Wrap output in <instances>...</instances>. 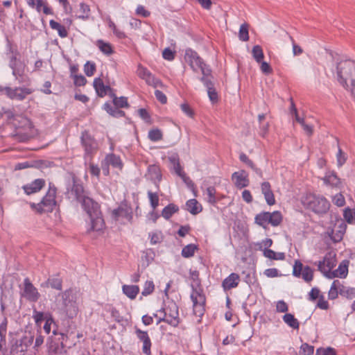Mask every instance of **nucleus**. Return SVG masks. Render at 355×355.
Instances as JSON below:
<instances>
[{"instance_id": "47", "label": "nucleus", "mask_w": 355, "mask_h": 355, "mask_svg": "<svg viewBox=\"0 0 355 355\" xmlns=\"http://www.w3.org/2000/svg\"><path fill=\"white\" fill-rule=\"evenodd\" d=\"M301 276L305 282H310L313 278V271L309 266H304Z\"/></svg>"}, {"instance_id": "19", "label": "nucleus", "mask_w": 355, "mask_h": 355, "mask_svg": "<svg viewBox=\"0 0 355 355\" xmlns=\"http://www.w3.org/2000/svg\"><path fill=\"white\" fill-rule=\"evenodd\" d=\"M45 184L46 182L44 179L39 178L35 180L29 184L24 185L22 189L25 193L27 195H31L40 191L43 187H44Z\"/></svg>"}, {"instance_id": "44", "label": "nucleus", "mask_w": 355, "mask_h": 355, "mask_svg": "<svg viewBox=\"0 0 355 355\" xmlns=\"http://www.w3.org/2000/svg\"><path fill=\"white\" fill-rule=\"evenodd\" d=\"M239 37V40L243 42H247L249 40L248 24L244 23L240 26Z\"/></svg>"}, {"instance_id": "11", "label": "nucleus", "mask_w": 355, "mask_h": 355, "mask_svg": "<svg viewBox=\"0 0 355 355\" xmlns=\"http://www.w3.org/2000/svg\"><path fill=\"white\" fill-rule=\"evenodd\" d=\"M80 141L86 155L92 156L97 151L98 143L88 131L85 130L82 132Z\"/></svg>"}, {"instance_id": "9", "label": "nucleus", "mask_w": 355, "mask_h": 355, "mask_svg": "<svg viewBox=\"0 0 355 355\" xmlns=\"http://www.w3.org/2000/svg\"><path fill=\"white\" fill-rule=\"evenodd\" d=\"M33 342V336H32L16 337L11 340L10 352L13 355H24Z\"/></svg>"}, {"instance_id": "23", "label": "nucleus", "mask_w": 355, "mask_h": 355, "mask_svg": "<svg viewBox=\"0 0 355 355\" xmlns=\"http://www.w3.org/2000/svg\"><path fill=\"white\" fill-rule=\"evenodd\" d=\"M93 85L97 95L100 97H103L108 92H112V88L108 85H105L101 78H96L94 80Z\"/></svg>"}, {"instance_id": "16", "label": "nucleus", "mask_w": 355, "mask_h": 355, "mask_svg": "<svg viewBox=\"0 0 355 355\" xmlns=\"http://www.w3.org/2000/svg\"><path fill=\"white\" fill-rule=\"evenodd\" d=\"M109 165H111L114 168H122V163L120 157L112 153L107 155L101 163V167L105 175L109 173Z\"/></svg>"}, {"instance_id": "30", "label": "nucleus", "mask_w": 355, "mask_h": 355, "mask_svg": "<svg viewBox=\"0 0 355 355\" xmlns=\"http://www.w3.org/2000/svg\"><path fill=\"white\" fill-rule=\"evenodd\" d=\"M96 44L100 51L107 55H110L114 52L112 45L102 40H97Z\"/></svg>"}, {"instance_id": "36", "label": "nucleus", "mask_w": 355, "mask_h": 355, "mask_svg": "<svg viewBox=\"0 0 355 355\" xmlns=\"http://www.w3.org/2000/svg\"><path fill=\"white\" fill-rule=\"evenodd\" d=\"M45 284L52 288L61 291L62 288V280L59 277H50L47 279Z\"/></svg>"}, {"instance_id": "5", "label": "nucleus", "mask_w": 355, "mask_h": 355, "mask_svg": "<svg viewBox=\"0 0 355 355\" xmlns=\"http://www.w3.org/2000/svg\"><path fill=\"white\" fill-rule=\"evenodd\" d=\"M56 193L57 188L53 183L50 182L49 190L41 202L37 204L33 203L31 205V207L39 213L51 211L56 205Z\"/></svg>"}, {"instance_id": "29", "label": "nucleus", "mask_w": 355, "mask_h": 355, "mask_svg": "<svg viewBox=\"0 0 355 355\" xmlns=\"http://www.w3.org/2000/svg\"><path fill=\"white\" fill-rule=\"evenodd\" d=\"M49 25L53 30H55L58 31V33L60 37L64 38L67 37V30L64 26L61 25L60 23L54 21L53 19H51L49 21Z\"/></svg>"}, {"instance_id": "7", "label": "nucleus", "mask_w": 355, "mask_h": 355, "mask_svg": "<svg viewBox=\"0 0 355 355\" xmlns=\"http://www.w3.org/2000/svg\"><path fill=\"white\" fill-rule=\"evenodd\" d=\"M184 59L194 71L200 70L203 75L202 76L211 75V69L207 67L202 59L195 51L191 49H187L185 51Z\"/></svg>"}, {"instance_id": "50", "label": "nucleus", "mask_w": 355, "mask_h": 355, "mask_svg": "<svg viewBox=\"0 0 355 355\" xmlns=\"http://www.w3.org/2000/svg\"><path fill=\"white\" fill-rule=\"evenodd\" d=\"M148 138L153 141H157L162 139V133L159 129H153L148 132Z\"/></svg>"}, {"instance_id": "28", "label": "nucleus", "mask_w": 355, "mask_h": 355, "mask_svg": "<svg viewBox=\"0 0 355 355\" xmlns=\"http://www.w3.org/2000/svg\"><path fill=\"white\" fill-rule=\"evenodd\" d=\"M187 210L193 215H196L202 211L201 205L196 199L189 200L186 203Z\"/></svg>"}, {"instance_id": "62", "label": "nucleus", "mask_w": 355, "mask_h": 355, "mask_svg": "<svg viewBox=\"0 0 355 355\" xmlns=\"http://www.w3.org/2000/svg\"><path fill=\"white\" fill-rule=\"evenodd\" d=\"M334 203L338 207H343L345 204V200L341 193L336 194L333 199Z\"/></svg>"}, {"instance_id": "32", "label": "nucleus", "mask_w": 355, "mask_h": 355, "mask_svg": "<svg viewBox=\"0 0 355 355\" xmlns=\"http://www.w3.org/2000/svg\"><path fill=\"white\" fill-rule=\"evenodd\" d=\"M340 295L349 300H352L355 298V288L346 286L340 283Z\"/></svg>"}, {"instance_id": "37", "label": "nucleus", "mask_w": 355, "mask_h": 355, "mask_svg": "<svg viewBox=\"0 0 355 355\" xmlns=\"http://www.w3.org/2000/svg\"><path fill=\"white\" fill-rule=\"evenodd\" d=\"M8 55L9 58V63H15L20 60V53L17 46H10Z\"/></svg>"}, {"instance_id": "2", "label": "nucleus", "mask_w": 355, "mask_h": 355, "mask_svg": "<svg viewBox=\"0 0 355 355\" xmlns=\"http://www.w3.org/2000/svg\"><path fill=\"white\" fill-rule=\"evenodd\" d=\"M67 193L69 198H73L80 202L84 209H88L96 202L88 196L83 184L75 176L72 177L71 184L69 183L67 185Z\"/></svg>"}, {"instance_id": "33", "label": "nucleus", "mask_w": 355, "mask_h": 355, "mask_svg": "<svg viewBox=\"0 0 355 355\" xmlns=\"http://www.w3.org/2000/svg\"><path fill=\"white\" fill-rule=\"evenodd\" d=\"M284 322L288 324L290 327H292L294 329H298L300 327V324L298 320L294 317V315L291 313H286L283 316Z\"/></svg>"}, {"instance_id": "59", "label": "nucleus", "mask_w": 355, "mask_h": 355, "mask_svg": "<svg viewBox=\"0 0 355 355\" xmlns=\"http://www.w3.org/2000/svg\"><path fill=\"white\" fill-rule=\"evenodd\" d=\"M300 349V353L302 355H311L313 354L314 352L313 346L309 345L307 343L302 344Z\"/></svg>"}, {"instance_id": "25", "label": "nucleus", "mask_w": 355, "mask_h": 355, "mask_svg": "<svg viewBox=\"0 0 355 355\" xmlns=\"http://www.w3.org/2000/svg\"><path fill=\"white\" fill-rule=\"evenodd\" d=\"M146 175H148V178L154 182H156V181L159 182L162 179V174H161L160 168L158 166L155 165V164L150 165L148 166V173H147Z\"/></svg>"}, {"instance_id": "10", "label": "nucleus", "mask_w": 355, "mask_h": 355, "mask_svg": "<svg viewBox=\"0 0 355 355\" xmlns=\"http://www.w3.org/2000/svg\"><path fill=\"white\" fill-rule=\"evenodd\" d=\"M90 218L92 223V230L94 231H99L103 229L104 221L101 217V212L99 205L95 202L89 206L88 209H84Z\"/></svg>"}, {"instance_id": "43", "label": "nucleus", "mask_w": 355, "mask_h": 355, "mask_svg": "<svg viewBox=\"0 0 355 355\" xmlns=\"http://www.w3.org/2000/svg\"><path fill=\"white\" fill-rule=\"evenodd\" d=\"M348 265H349V261H347V260H344L340 263V265L338 266V268L336 269V270L338 271L339 277L345 278L347 275Z\"/></svg>"}, {"instance_id": "8", "label": "nucleus", "mask_w": 355, "mask_h": 355, "mask_svg": "<svg viewBox=\"0 0 355 355\" xmlns=\"http://www.w3.org/2000/svg\"><path fill=\"white\" fill-rule=\"evenodd\" d=\"M158 312L163 314V318H160L157 324L161 322H165L173 327H177L180 323L178 306L174 302L169 304L167 306L158 310Z\"/></svg>"}, {"instance_id": "38", "label": "nucleus", "mask_w": 355, "mask_h": 355, "mask_svg": "<svg viewBox=\"0 0 355 355\" xmlns=\"http://www.w3.org/2000/svg\"><path fill=\"white\" fill-rule=\"evenodd\" d=\"M252 54L254 59L258 63H260L264 58L263 49L261 46L259 45H255L253 46L252 50Z\"/></svg>"}, {"instance_id": "1", "label": "nucleus", "mask_w": 355, "mask_h": 355, "mask_svg": "<svg viewBox=\"0 0 355 355\" xmlns=\"http://www.w3.org/2000/svg\"><path fill=\"white\" fill-rule=\"evenodd\" d=\"M189 275L191 279L193 281L191 285L192 288L191 299L193 302V313L196 316L201 317L205 313L206 298L201 286L199 272L198 270H190Z\"/></svg>"}, {"instance_id": "52", "label": "nucleus", "mask_w": 355, "mask_h": 355, "mask_svg": "<svg viewBox=\"0 0 355 355\" xmlns=\"http://www.w3.org/2000/svg\"><path fill=\"white\" fill-rule=\"evenodd\" d=\"M96 71V64L94 62L87 61L84 65V71L87 76L94 75Z\"/></svg>"}, {"instance_id": "21", "label": "nucleus", "mask_w": 355, "mask_h": 355, "mask_svg": "<svg viewBox=\"0 0 355 355\" xmlns=\"http://www.w3.org/2000/svg\"><path fill=\"white\" fill-rule=\"evenodd\" d=\"M211 76H205L200 78V81L203 83L207 89V93L210 101L213 103L218 101V94L214 87V84L211 80Z\"/></svg>"}, {"instance_id": "64", "label": "nucleus", "mask_w": 355, "mask_h": 355, "mask_svg": "<svg viewBox=\"0 0 355 355\" xmlns=\"http://www.w3.org/2000/svg\"><path fill=\"white\" fill-rule=\"evenodd\" d=\"M288 306L284 300H279L277 302L276 311L280 313H286L288 311Z\"/></svg>"}, {"instance_id": "60", "label": "nucleus", "mask_w": 355, "mask_h": 355, "mask_svg": "<svg viewBox=\"0 0 355 355\" xmlns=\"http://www.w3.org/2000/svg\"><path fill=\"white\" fill-rule=\"evenodd\" d=\"M108 25H109V27H110V28H112V29L113 33H114V34H115V35H116L119 38H123V37H125V33H124L123 31H119V30L116 28V26L115 24H114V23L111 19H110V20H109Z\"/></svg>"}, {"instance_id": "55", "label": "nucleus", "mask_w": 355, "mask_h": 355, "mask_svg": "<svg viewBox=\"0 0 355 355\" xmlns=\"http://www.w3.org/2000/svg\"><path fill=\"white\" fill-rule=\"evenodd\" d=\"M35 322L37 325L40 326L42 322L47 318V316H45L43 312L37 311L35 309L33 311V315Z\"/></svg>"}, {"instance_id": "34", "label": "nucleus", "mask_w": 355, "mask_h": 355, "mask_svg": "<svg viewBox=\"0 0 355 355\" xmlns=\"http://www.w3.org/2000/svg\"><path fill=\"white\" fill-rule=\"evenodd\" d=\"M263 255L266 257L273 260H284L286 257L284 252H275V251L267 248L263 250Z\"/></svg>"}, {"instance_id": "39", "label": "nucleus", "mask_w": 355, "mask_h": 355, "mask_svg": "<svg viewBox=\"0 0 355 355\" xmlns=\"http://www.w3.org/2000/svg\"><path fill=\"white\" fill-rule=\"evenodd\" d=\"M197 250L198 246L196 245L189 244L182 248V256L185 258L191 257Z\"/></svg>"}, {"instance_id": "17", "label": "nucleus", "mask_w": 355, "mask_h": 355, "mask_svg": "<svg viewBox=\"0 0 355 355\" xmlns=\"http://www.w3.org/2000/svg\"><path fill=\"white\" fill-rule=\"evenodd\" d=\"M60 336L58 339L60 340L59 343H52L49 347L50 355H67V350L64 348L63 342L67 338V336L64 334L60 333Z\"/></svg>"}, {"instance_id": "42", "label": "nucleus", "mask_w": 355, "mask_h": 355, "mask_svg": "<svg viewBox=\"0 0 355 355\" xmlns=\"http://www.w3.org/2000/svg\"><path fill=\"white\" fill-rule=\"evenodd\" d=\"M7 330V320L5 318L0 324V349L6 345V334Z\"/></svg>"}, {"instance_id": "61", "label": "nucleus", "mask_w": 355, "mask_h": 355, "mask_svg": "<svg viewBox=\"0 0 355 355\" xmlns=\"http://www.w3.org/2000/svg\"><path fill=\"white\" fill-rule=\"evenodd\" d=\"M337 164L339 167L342 166L346 162V157L341 148L338 147V153L336 155Z\"/></svg>"}, {"instance_id": "49", "label": "nucleus", "mask_w": 355, "mask_h": 355, "mask_svg": "<svg viewBox=\"0 0 355 355\" xmlns=\"http://www.w3.org/2000/svg\"><path fill=\"white\" fill-rule=\"evenodd\" d=\"M255 223L263 227V228H266L268 223H267V216L266 212H262L257 214L255 216Z\"/></svg>"}, {"instance_id": "20", "label": "nucleus", "mask_w": 355, "mask_h": 355, "mask_svg": "<svg viewBox=\"0 0 355 355\" xmlns=\"http://www.w3.org/2000/svg\"><path fill=\"white\" fill-rule=\"evenodd\" d=\"M112 217L115 220H119L120 218H123L130 220L132 218V209L127 205H122L117 209L112 211Z\"/></svg>"}, {"instance_id": "13", "label": "nucleus", "mask_w": 355, "mask_h": 355, "mask_svg": "<svg viewBox=\"0 0 355 355\" xmlns=\"http://www.w3.org/2000/svg\"><path fill=\"white\" fill-rule=\"evenodd\" d=\"M138 76L144 80L147 85L153 87H162V81L155 78V76L146 67L139 64L137 70Z\"/></svg>"}, {"instance_id": "15", "label": "nucleus", "mask_w": 355, "mask_h": 355, "mask_svg": "<svg viewBox=\"0 0 355 355\" xmlns=\"http://www.w3.org/2000/svg\"><path fill=\"white\" fill-rule=\"evenodd\" d=\"M135 334L138 339L143 343L142 352L146 355H151L152 343L147 331L135 328Z\"/></svg>"}, {"instance_id": "58", "label": "nucleus", "mask_w": 355, "mask_h": 355, "mask_svg": "<svg viewBox=\"0 0 355 355\" xmlns=\"http://www.w3.org/2000/svg\"><path fill=\"white\" fill-rule=\"evenodd\" d=\"M316 355H336V352L332 347L319 348L316 350Z\"/></svg>"}, {"instance_id": "4", "label": "nucleus", "mask_w": 355, "mask_h": 355, "mask_svg": "<svg viewBox=\"0 0 355 355\" xmlns=\"http://www.w3.org/2000/svg\"><path fill=\"white\" fill-rule=\"evenodd\" d=\"M304 206L317 214H326L329 208V202L322 196L308 193L302 199Z\"/></svg>"}, {"instance_id": "54", "label": "nucleus", "mask_w": 355, "mask_h": 355, "mask_svg": "<svg viewBox=\"0 0 355 355\" xmlns=\"http://www.w3.org/2000/svg\"><path fill=\"white\" fill-rule=\"evenodd\" d=\"M303 264L300 260H295L293 266V275L295 277H300L304 269Z\"/></svg>"}, {"instance_id": "24", "label": "nucleus", "mask_w": 355, "mask_h": 355, "mask_svg": "<svg viewBox=\"0 0 355 355\" xmlns=\"http://www.w3.org/2000/svg\"><path fill=\"white\" fill-rule=\"evenodd\" d=\"M207 201L211 205H216V204L220 200L219 193L216 192V189L214 187H208L206 189Z\"/></svg>"}, {"instance_id": "31", "label": "nucleus", "mask_w": 355, "mask_h": 355, "mask_svg": "<svg viewBox=\"0 0 355 355\" xmlns=\"http://www.w3.org/2000/svg\"><path fill=\"white\" fill-rule=\"evenodd\" d=\"M340 282L338 280H334L331 284L330 290L328 293V297L329 300H335L338 297L340 294Z\"/></svg>"}, {"instance_id": "18", "label": "nucleus", "mask_w": 355, "mask_h": 355, "mask_svg": "<svg viewBox=\"0 0 355 355\" xmlns=\"http://www.w3.org/2000/svg\"><path fill=\"white\" fill-rule=\"evenodd\" d=\"M232 180L238 189L246 187L249 184L248 175L244 170L234 172L232 175Z\"/></svg>"}, {"instance_id": "26", "label": "nucleus", "mask_w": 355, "mask_h": 355, "mask_svg": "<svg viewBox=\"0 0 355 355\" xmlns=\"http://www.w3.org/2000/svg\"><path fill=\"white\" fill-rule=\"evenodd\" d=\"M122 291L130 300H135L139 293V287L137 285H123Z\"/></svg>"}, {"instance_id": "57", "label": "nucleus", "mask_w": 355, "mask_h": 355, "mask_svg": "<svg viewBox=\"0 0 355 355\" xmlns=\"http://www.w3.org/2000/svg\"><path fill=\"white\" fill-rule=\"evenodd\" d=\"M148 196L150 200V202L151 207L153 209H155L159 205V197L156 193H153L152 191L148 192Z\"/></svg>"}, {"instance_id": "48", "label": "nucleus", "mask_w": 355, "mask_h": 355, "mask_svg": "<svg viewBox=\"0 0 355 355\" xmlns=\"http://www.w3.org/2000/svg\"><path fill=\"white\" fill-rule=\"evenodd\" d=\"M155 290V284L153 281H146L141 292L142 295L148 296L152 294Z\"/></svg>"}, {"instance_id": "56", "label": "nucleus", "mask_w": 355, "mask_h": 355, "mask_svg": "<svg viewBox=\"0 0 355 355\" xmlns=\"http://www.w3.org/2000/svg\"><path fill=\"white\" fill-rule=\"evenodd\" d=\"M149 237L150 238V243L152 245H155L157 243H159L162 241V234L161 232H155L149 234Z\"/></svg>"}, {"instance_id": "53", "label": "nucleus", "mask_w": 355, "mask_h": 355, "mask_svg": "<svg viewBox=\"0 0 355 355\" xmlns=\"http://www.w3.org/2000/svg\"><path fill=\"white\" fill-rule=\"evenodd\" d=\"M324 262L326 265V270H331L332 268L336 266V260L331 254H327L324 257Z\"/></svg>"}, {"instance_id": "6", "label": "nucleus", "mask_w": 355, "mask_h": 355, "mask_svg": "<svg viewBox=\"0 0 355 355\" xmlns=\"http://www.w3.org/2000/svg\"><path fill=\"white\" fill-rule=\"evenodd\" d=\"M33 92V89L27 87H12L0 85V95H4L11 101H23Z\"/></svg>"}, {"instance_id": "35", "label": "nucleus", "mask_w": 355, "mask_h": 355, "mask_svg": "<svg viewBox=\"0 0 355 355\" xmlns=\"http://www.w3.org/2000/svg\"><path fill=\"white\" fill-rule=\"evenodd\" d=\"M178 210L179 208L178 206L174 204H169L163 209L162 211V216L165 219L168 220L173 216V214L178 212Z\"/></svg>"}, {"instance_id": "3", "label": "nucleus", "mask_w": 355, "mask_h": 355, "mask_svg": "<svg viewBox=\"0 0 355 355\" xmlns=\"http://www.w3.org/2000/svg\"><path fill=\"white\" fill-rule=\"evenodd\" d=\"M59 296L62 299L60 303V311L69 318H75L78 313L76 292L69 288L60 293Z\"/></svg>"}, {"instance_id": "45", "label": "nucleus", "mask_w": 355, "mask_h": 355, "mask_svg": "<svg viewBox=\"0 0 355 355\" xmlns=\"http://www.w3.org/2000/svg\"><path fill=\"white\" fill-rule=\"evenodd\" d=\"M171 162L173 164L174 170L175 173L178 176H181L182 174H184L185 173L182 171V168L180 166L179 158L176 156H173L169 158Z\"/></svg>"}, {"instance_id": "41", "label": "nucleus", "mask_w": 355, "mask_h": 355, "mask_svg": "<svg viewBox=\"0 0 355 355\" xmlns=\"http://www.w3.org/2000/svg\"><path fill=\"white\" fill-rule=\"evenodd\" d=\"M329 236V237L332 240L334 243H338L340 242L343 237L344 231L340 227V230L335 232L334 230H332L330 232L327 233Z\"/></svg>"}, {"instance_id": "46", "label": "nucleus", "mask_w": 355, "mask_h": 355, "mask_svg": "<svg viewBox=\"0 0 355 355\" xmlns=\"http://www.w3.org/2000/svg\"><path fill=\"white\" fill-rule=\"evenodd\" d=\"M113 103L115 106L121 108L129 107L128 99L126 97L121 96L120 98H117L115 94H113Z\"/></svg>"}, {"instance_id": "51", "label": "nucleus", "mask_w": 355, "mask_h": 355, "mask_svg": "<svg viewBox=\"0 0 355 355\" xmlns=\"http://www.w3.org/2000/svg\"><path fill=\"white\" fill-rule=\"evenodd\" d=\"M282 221V215L278 211H275L271 213V225L272 226H278Z\"/></svg>"}, {"instance_id": "14", "label": "nucleus", "mask_w": 355, "mask_h": 355, "mask_svg": "<svg viewBox=\"0 0 355 355\" xmlns=\"http://www.w3.org/2000/svg\"><path fill=\"white\" fill-rule=\"evenodd\" d=\"M9 67L12 69V76L19 83L30 82V78L25 74L26 64L21 60L15 63H9Z\"/></svg>"}, {"instance_id": "12", "label": "nucleus", "mask_w": 355, "mask_h": 355, "mask_svg": "<svg viewBox=\"0 0 355 355\" xmlns=\"http://www.w3.org/2000/svg\"><path fill=\"white\" fill-rule=\"evenodd\" d=\"M21 296L32 302H37L40 297L37 288L33 286L28 277L24 280V288L21 292Z\"/></svg>"}, {"instance_id": "27", "label": "nucleus", "mask_w": 355, "mask_h": 355, "mask_svg": "<svg viewBox=\"0 0 355 355\" xmlns=\"http://www.w3.org/2000/svg\"><path fill=\"white\" fill-rule=\"evenodd\" d=\"M323 181L326 184L331 185L332 187H340L341 181L340 178L336 175L334 172H329L326 174L323 178Z\"/></svg>"}, {"instance_id": "22", "label": "nucleus", "mask_w": 355, "mask_h": 355, "mask_svg": "<svg viewBox=\"0 0 355 355\" xmlns=\"http://www.w3.org/2000/svg\"><path fill=\"white\" fill-rule=\"evenodd\" d=\"M240 282V277L237 273L232 272L222 282L224 291H229L237 287Z\"/></svg>"}, {"instance_id": "40", "label": "nucleus", "mask_w": 355, "mask_h": 355, "mask_svg": "<svg viewBox=\"0 0 355 355\" xmlns=\"http://www.w3.org/2000/svg\"><path fill=\"white\" fill-rule=\"evenodd\" d=\"M90 9L89 6L85 3H81L79 4V9L76 12V16L78 18H88Z\"/></svg>"}, {"instance_id": "63", "label": "nucleus", "mask_w": 355, "mask_h": 355, "mask_svg": "<svg viewBox=\"0 0 355 355\" xmlns=\"http://www.w3.org/2000/svg\"><path fill=\"white\" fill-rule=\"evenodd\" d=\"M162 56L165 60L171 61L175 58V52L170 48H166L162 52Z\"/></svg>"}]
</instances>
